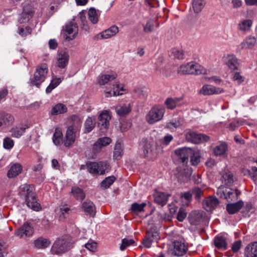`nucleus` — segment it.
Here are the masks:
<instances>
[{
  "instance_id": "f257e3e1",
  "label": "nucleus",
  "mask_w": 257,
  "mask_h": 257,
  "mask_svg": "<svg viewBox=\"0 0 257 257\" xmlns=\"http://www.w3.org/2000/svg\"><path fill=\"white\" fill-rule=\"evenodd\" d=\"M33 189L34 186L32 185L27 184H23L20 187L19 194L25 200L28 207L35 211H39L41 209V206L37 202Z\"/></svg>"
},
{
  "instance_id": "f03ea898",
  "label": "nucleus",
  "mask_w": 257,
  "mask_h": 257,
  "mask_svg": "<svg viewBox=\"0 0 257 257\" xmlns=\"http://www.w3.org/2000/svg\"><path fill=\"white\" fill-rule=\"evenodd\" d=\"M142 155L148 159H153L158 155L160 148L152 138H145L142 140Z\"/></svg>"
},
{
  "instance_id": "7ed1b4c3",
  "label": "nucleus",
  "mask_w": 257,
  "mask_h": 257,
  "mask_svg": "<svg viewBox=\"0 0 257 257\" xmlns=\"http://www.w3.org/2000/svg\"><path fill=\"white\" fill-rule=\"evenodd\" d=\"M48 72V69L46 65H39L38 66L33 76L30 79L31 85L39 88L42 83L45 81Z\"/></svg>"
},
{
  "instance_id": "20e7f679",
  "label": "nucleus",
  "mask_w": 257,
  "mask_h": 257,
  "mask_svg": "<svg viewBox=\"0 0 257 257\" xmlns=\"http://www.w3.org/2000/svg\"><path fill=\"white\" fill-rule=\"evenodd\" d=\"M165 112V108L161 105H155L151 108L146 114L145 119L150 124H153L161 120Z\"/></svg>"
},
{
  "instance_id": "39448f33",
  "label": "nucleus",
  "mask_w": 257,
  "mask_h": 257,
  "mask_svg": "<svg viewBox=\"0 0 257 257\" xmlns=\"http://www.w3.org/2000/svg\"><path fill=\"white\" fill-rule=\"evenodd\" d=\"M70 248L71 243L69 238L64 237L55 241L51 247V252L53 254H59L65 252Z\"/></svg>"
},
{
  "instance_id": "423d86ee",
  "label": "nucleus",
  "mask_w": 257,
  "mask_h": 257,
  "mask_svg": "<svg viewBox=\"0 0 257 257\" xmlns=\"http://www.w3.org/2000/svg\"><path fill=\"white\" fill-rule=\"evenodd\" d=\"M181 74H206L208 71L202 65H180L177 68Z\"/></svg>"
},
{
  "instance_id": "0eeeda50",
  "label": "nucleus",
  "mask_w": 257,
  "mask_h": 257,
  "mask_svg": "<svg viewBox=\"0 0 257 257\" xmlns=\"http://www.w3.org/2000/svg\"><path fill=\"white\" fill-rule=\"evenodd\" d=\"M88 171L93 174H100L103 175L109 168V165L106 162H88L86 164Z\"/></svg>"
},
{
  "instance_id": "6e6552de",
  "label": "nucleus",
  "mask_w": 257,
  "mask_h": 257,
  "mask_svg": "<svg viewBox=\"0 0 257 257\" xmlns=\"http://www.w3.org/2000/svg\"><path fill=\"white\" fill-rule=\"evenodd\" d=\"M35 13L34 6L29 3L23 4V12L19 18V22L20 23L28 22L32 18Z\"/></svg>"
},
{
  "instance_id": "1a4fd4ad",
  "label": "nucleus",
  "mask_w": 257,
  "mask_h": 257,
  "mask_svg": "<svg viewBox=\"0 0 257 257\" xmlns=\"http://www.w3.org/2000/svg\"><path fill=\"white\" fill-rule=\"evenodd\" d=\"M64 31L69 35V36H67L66 34H65L64 39L68 41L73 40L75 38L78 33L77 24L73 22H68L64 27Z\"/></svg>"
},
{
  "instance_id": "9d476101",
  "label": "nucleus",
  "mask_w": 257,
  "mask_h": 257,
  "mask_svg": "<svg viewBox=\"0 0 257 257\" xmlns=\"http://www.w3.org/2000/svg\"><path fill=\"white\" fill-rule=\"evenodd\" d=\"M186 139L188 142L194 144H199L204 142H207L209 139V137L202 134H197L194 132H188L186 134Z\"/></svg>"
},
{
  "instance_id": "9b49d317",
  "label": "nucleus",
  "mask_w": 257,
  "mask_h": 257,
  "mask_svg": "<svg viewBox=\"0 0 257 257\" xmlns=\"http://www.w3.org/2000/svg\"><path fill=\"white\" fill-rule=\"evenodd\" d=\"M118 28L117 26L113 25L107 30H105L94 36L93 39L95 41H98L101 39H109L115 36L118 33Z\"/></svg>"
},
{
  "instance_id": "f8f14e48",
  "label": "nucleus",
  "mask_w": 257,
  "mask_h": 257,
  "mask_svg": "<svg viewBox=\"0 0 257 257\" xmlns=\"http://www.w3.org/2000/svg\"><path fill=\"white\" fill-rule=\"evenodd\" d=\"M34 233V229L32 225L28 222H25L23 226L17 229L15 232V234L20 237L24 236H30Z\"/></svg>"
},
{
  "instance_id": "ddd939ff",
  "label": "nucleus",
  "mask_w": 257,
  "mask_h": 257,
  "mask_svg": "<svg viewBox=\"0 0 257 257\" xmlns=\"http://www.w3.org/2000/svg\"><path fill=\"white\" fill-rule=\"evenodd\" d=\"M188 249V246L184 242L180 241H176L174 242V248L172 253L175 256H183L187 252Z\"/></svg>"
},
{
  "instance_id": "4468645a",
  "label": "nucleus",
  "mask_w": 257,
  "mask_h": 257,
  "mask_svg": "<svg viewBox=\"0 0 257 257\" xmlns=\"http://www.w3.org/2000/svg\"><path fill=\"white\" fill-rule=\"evenodd\" d=\"M175 153L183 164H186L189 157L193 154V150L190 148H182L176 150Z\"/></svg>"
},
{
  "instance_id": "2eb2a0df",
  "label": "nucleus",
  "mask_w": 257,
  "mask_h": 257,
  "mask_svg": "<svg viewBox=\"0 0 257 257\" xmlns=\"http://www.w3.org/2000/svg\"><path fill=\"white\" fill-rule=\"evenodd\" d=\"M110 118L111 117L107 110H104L100 114L98 117V126L101 130H106L108 127Z\"/></svg>"
},
{
  "instance_id": "dca6fc26",
  "label": "nucleus",
  "mask_w": 257,
  "mask_h": 257,
  "mask_svg": "<svg viewBox=\"0 0 257 257\" xmlns=\"http://www.w3.org/2000/svg\"><path fill=\"white\" fill-rule=\"evenodd\" d=\"M219 204L218 199L213 196H209L204 200L203 205L204 209L207 211H212Z\"/></svg>"
},
{
  "instance_id": "f3484780",
  "label": "nucleus",
  "mask_w": 257,
  "mask_h": 257,
  "mask_svg": "<svg viewBox=\"0 0 257 257\" xmlns=\"http://www.w3.org/2000/svg\"><path fill=\"white\" fill-rule=\"evenodd\" d=\"M177 171V177L181 182L187 181L192 174L191 169L186 166L178 168Z\"/></svg>"
},
{
  "instance_id": "a211bd4d",
  "label": "nucleus",
  "mask_w": 257,
  "mask_h": 257,
  "mask_svg": "<svg viewBox=\"0 0 257 257\" xmlns=\"http://www.w3.org/2000/svg\"><path fill=\"white\" fill-rule=\"evenodd\" d=\"M117 76L116 72H108L107 73L100 75L97 79V83L100 85H104L109 81L114 80Z\"/></svg>"
},
{
  "instance_id": "6ab92c4d",
  "label": "nucleus",
  "mask_w": 257,
  "mask_h": 257,
  "mask_svg": "<svg viewBox=\"0 0 257 257\" xmlns=\"http://www.w3.org/2000/svg\"><path fill=\"white\" fill-rule=\"evenodd\" d=\"M78 130L68 126L65 135L64 145L66 147L71 145L75 141L76 133Z\"/></svg>"
},
{
  "instance_id": "aec40b11",
  "label": "nucleus",
  "mask_w": 257,
  "mask_h": 257,
  "mask_svg": "<svg viewBox=\"0 0 257 257\" xmlns=\"http://www.w3.org/2000/svg\"><path fill=\"white\" fill-rule=\"evenodd\" d=\"M204 213L202 211H192L189 215V221L191 224L198 225L203 219Z\"/></svg>"
},
{
  "instance_id": "412c9836",
  "label": "nucleus",
  "mask_w": 257,
  "mask_h": 257,
  "mask_svg": "<svg viewBox=\"0 0 257 257\" xmlns=\"http://www.w3.org/2000/svg\"><path fill=\"white\" fill-rule=\"evenodd\" d=\"M14 117L9 113H0V127L5 128L12 124Z\"/></svg>"
},
{
  "instance_id": "4be33fe9",
  "label": "nucleus",
  "mask_w": 257,
  "mask_h": 257,
  "mask_svg": "<svg viewBox=\"0 0 257 257\" xmlns=\"http://www.w3.org/2000/svg\"><path fill=\"white\" fill-rule=\"evenodd\" d=\"M228 150L227 144L225 142H222L215 146L213 149V153L215 156H227Z\"/></svg>"
},
{
  "instance_id": "5701e85b",
  "label": "nucleus",
  "mask_w": 257,
  "mask_h": 257,
  "mask_svg": "<svg viewBox=\"0 0 257 257\" xmlns=\"http://www.w3.org/2000/svg\"><path fill=\"white\" fill-rule=\"evenodd\" d=\"M22 166L19 163L14 164L7 173V176L9 178H13L19 175L22 171Z\"/></svg>"
},
{
  "instance_id": "b1692460",
  "label": "nucleus",
  "mask_w": 257,
  "mask_h": 257,
  "mask_svg": "<svg viewBox=\"0 0 257 257\" xmlns=\"http://www.w3.org/2000/svg\"><path fill=\"white\" fill-rule=\"evenodd\" d=\"M256 42L254 37L248 36L238 45V48L240 49L252 48Z\"/></svg>"
},
{
  "instance_id": "393cba45",
  "label": "nucleus",
  "mask_w": 257,
  "mask_h": 257,
  "mask_svg": "<svg viewBox=\"0 0 257 257\" xmlns=\"http://www.w3.org/2000/svg\"><path fill=\"white\" fill-rule=\"evenodd\" d=\"M82 208L86 214L90 216H94L95 215V206L92 202L86 200L82 204Z\"/></svg>"
},
{
  "instance_id": "a878e982",
  "label": "nucleus",
  "mask_w": 257,
  "mask_h": 257,
  "mask_svg": "<svg viewBox=\"0 0 257 257\" xmlns=\"http://www.w3.org/2000/svg\"><path fill=\"white\" fill-rule=\"evenodd\" d=\"M57 61L58 64H66L69 60V55L67 50H62L58 52Z\"/></svg>"
},
{
  "instance_id": "bb28decb",
  "label": "nucleus",
  "mask_w": 257,
  "mask_h": 257,
  "mask_svg": "<svg viewBox=\"0 0 257 257\" xmlns=\"http://www.w3.org/2000/svg\"><path fill=\"white\" fill-rule=\"evenodd\" d=\"M245 253L246 257H257V242L247 245Z\"/></svg>"
},
{
  "instance_id": "cd10ccee",
  "label": "nucleus",
  "mask_w": 257,
  "mask_h": 257,
  "mask_svg": "<svg viewBox=\"0 0 257 257\" xmlns=\"http://www.w3.org/2000/svg\"><path fill=\"white\" fill-rule=\"evenodd\" d=\"M243 202L239 201L234 203L228 204L226 206V210L230 214H233L238 211L242 207Z\"/></svg>"
},
{
  "instance_id": "c85d7f7f",
  "label": "nucleus",
  "mask_w": 257,
  "mask_h": 257,
  "mask_svg": "<svg viewBox=\"0 0 257 257\" xmlns=\"http://www.w3.org/2000/svg\"><path fill=\"white\" fill-rule=\"evenodd\" d=\"M252 24V22L251 20H244L238 23L237 28L240 31L246 33L249 31Z\"/></svg>"
},
{
  "instance_id": "c756f323",
  "label": "nucleus",
  "mask_w": 257,
  "mask_h": 257,
  "mask_svg": "<svg viewBox=\"0 0 257 257\" xmlns=\"http://www.w3.org/2000/svg\"><path fill=\"white\" fill-rule=\"evenodd\" d=\"M67 111V106L61 103H57L51 109V114L53 115H56L66 112Z\"/></svg>"
},
{
  "instance_id": "7c9ffc66",
  "label": "nucleus",
  "mask_w": 257,
  "mask_h": 257,
  "mask_svg": "<svg viewBox=\"0 0 257 257\" xmlns=\"http://www.w3.org/2000/svg\"><path fill=\"white\" fill-rule=\"evenodd\" d=\"M240 194V192L238 190H233L232 189L227 188V190L225 194V199L228 202L236 200L237 199L238 196Z\"/></svg>"
},
{
  "instance_id": "2f4dec72",
  "label": "nucleus",
  "mask_w": 257,
  "mask_h": 257,
  "mask_svg": "<svg viewBox=\"0 0 257 257\" xmlns=\"http://www.w3.org/2000/svg\"><path fill=\"white\" fill-rule=\"evenodd\" d=\"M170 196V194L165 193L158 192L155 196V201L158 204L164 206L167 204L168 198Z\"/></svg>"
},
{
  "instance_id": "473e14b6",
  "label": "nucleus",
  "mask_w": 257,
  "mask_h": 257,
  "mask_svg": "<svg viewBox=\"0 0 257 257\" xmlns=\"http://www.w3.org/2000/svg\"><path fill=\"white\" fill-rule=\"evenodd\" d=\"M115 110L118 115L124 116L131 111V108L130 104H124L116 106Z\"/></svg>"
},
{
  "instance_id": "72a5a7b5",
  "label": "nucleus",
  "mask_w": 257,
  "mask_h": 257,
  "mask_svg": "<svg viewBox=\"0 0 257 257\" xmlns=\"http://www.w3.org/2000/svg\"><path fill=\"white\" fill-rule=\"evenodd\" d=\"M170 56L174 60H182L184 59V52L182 49L174 48L171 50Z\"/></svg>"
},
{
  "instance_id": "f704fd0d",
  "label": "nucleus",
  "mask_w": 257,
  "mask_h": 257,
  "mask_svg": "<svg viewBox=\"0 0 257 257\" xmlns=\"http://www.w3.org/2000/svg\"><path fill=\"white\" fill-rule=\"evenodd\" d=\"M50 243L49 239L43 237H40L34 241L35 246L39 249L47 248L50 245Z\"/></svg>"
},
{
  "instance_id": "c9c22d12",
  "label": "nucleus",
  "mask_w": 257,
  "mask_h": 257,
  "mask_svg": "<svg viewBox=\"0 0 257 257\" xmlns=\"http://www.w3.org/2000/svg\"><path fill=\"white\" fill-rule=\"evenodd\" d=\"M181 98H168L165 101V104L169 109H174L180 105V102L181 101Z\"/></svg>"
},
{
  "instance_id": "e433bc0d",
  "label": "nucleus",
  "mask_w": 257,
  "mask_h": 257,
  "mask_svg": "<svg viewBox=\"0 0 257 257\" xmlns=\"http://www.w3.org/2000/svg\"><path fill=\"white\" fill-rule=\"evenodd\" d=\"M199 93L204 95H211L218 93V91L214 86L209 85H205L200 90Z\"/></svg>"
},
{
  "instance_id": "4c0bfd02",
  "label": "nucleus",
  "mask_w": 257,
  "mask_h": 257,
  "mask_svg": "<svg viewBox=\"0 0 257 257\" xmlns=\"http://www.w3.org/2000/svg\"><path fill=\"white\" fill-rule=\"evenodd\" d=\"M60 220H64L71 212V209L67 205L60 207L57 210Z\"/></svg>"
},
{
  "instance_id": "58836bf2",
  "label": "nucleus",
  "mask_w": 257,
  "mask_h": 257,
  "mask_svg": "<svg viewBox=\"0 0 257 257\" xmlns=\"http://www.w3.org/2000/svg\"><path fill=\"white\" fill-rule=\"evenodd\" d=\"M71 193L77 200H82L85 197V194L83 190L78 187H73L71 190Z\"/></svg>"
},
{
  "instance_id": "ea45409f",
  "label": "nucleus",
  "mask_w": 257,
  "mask_h": 257,
  "mask_svg": "<svg viewBox=\"0 0 257 257\" xmlns=\"http://www.w3.org/2000/svg\"><path fill=\"white\" fill-rule=\"evenodd\" d=\"M222 61L224 64H236L239 63L233 54H225L222 57Z\"/></svg>"
},
{
  "instance_id": "a19ab883",
  "label": "nucleus",
  "mask_w": 257,
  "mask_h": 257,
  "mask_svg": "<svg viewBox=\"0 0 257 257\" xmlns=\"http://www.w3.org/2000/svg\"><path fill=\"white\" fill-rule=\"evenodd\" d=\"M214 242L217 248L223 250L227 249L226 241L224 237L222 236H216L214 238Z\"/></svg>"
},
{
  "instance_id": "79ce46f5",
  "label": "nucleus",
  "mask_w": 257,
  "mask_h": 257,
  "mask_svg": "<svg viewBox=\"0 0 257 257\" xmlns=\"http://www.w3.org/2000/svg\"><path fill=\"white\" fill-rule=\"evenodd\" d=\"M96 120L94 117H88L85 122V133L90 132L95 127Z\"/></svg>"
},
{
  "instance_id": "37998d69",
  "label": "nucleus",
  "mask_w": 257,
  "mask_h": 257,
  "mask_svg": "<svg viewBox=\"0 0 257 257\" xmlns=\"http://www.w3.org/2000/svg\"><path fill=\"white\" fill-rule=\"evenodd\" d=\"M222 180L226 185L230 186L234 182L233 176L230 172H225L222 174Z\"/></svg>"
},
{
  "instance_id": "c03bdc74",
  "label": "nucleus",
  "mask_w": 257,
  "mask_h": 257,
  "mask_svg": "<svg viewBox=\"0 0 257 257\" xmlns=\"http://www.w3.org/2000/svg\"><path fill=\"white\" fill-rule=\"evenodd\" d=\"M229 69L233 73V80L234 81H237L238 84L241 83L244 81V78L240 75L239 72H235V70L238 69L237 67L235 65H229Z\"/></svg>"
},
{
  "instance_id": "a18cd8bd",
  "label": "nucleus",
  "mask_w": 257,
  "mask_h": 257,
  "mask_svg": "<svg viewBox=\"0 0 257 257\" xmlns=\"http://www.w3.org/2000/svg\"><path fill=\"white\" fill-rule=\"evenodd\" d=\"M135 92L140 98L145 100L150 93V90L149 88L144 87L138 88L135 89Z\"/></svg>"
},
{
  "instance_id": "49530a36",
  "label": "nucleus",
  "mask_w": 257,
  "mask_h": 257,
  "mask_svg": "<svg viewBox=\"0 0 257 257\" xmlns=\"http://www.w3.org/2000/svg\"><path fill=\"white\" fill-rule=\"evenodd\" d=\"M70 120L71 122V125L69 126V127H72L75 130H79L81 127L82 120L80 117L77 115H73L70 118Z\"/></svg>"
},
{
  "instance_id": "de8ad7c7",
  "label": "nucleus",
  "mask_w": 257,
  "mask_h": 257,
  "mask_svg": "<svg viewBox=\"0 0 257 257\" xmlns=\"http://www.w3.org/2000/svg\"><path fill=\"white\" fill-rule=\"evenodd\" d=\"M205 5L204 0H193L192 8L196 13L200 12Z\"/></svg>"
},
{
  "instance_id": "09e8293b",
  "label": "nucleus",
  "mask_w": 257,
  "mask_h": 257,
  "mask_svg": "<svg viewBox=\"0 0 257 257\" xmlns=\"http://www.w3.org/2000/svg\"><path fill=\"white\" fill-rule=\"evenodd\" d=\"M182 125L181 121L179 119H173L166 124V127L171 131H174Z\"/></svg>"
},
{
  "instance_id": "8fccbe9b",
  "label": "nucleus",
  "mask_w": 257,
  "mask_h": 257,
  "mask_svg": "<svg viewBox=\"0 0 257 257\" xmlns=\"http://www.w3.org/2000/svg\"><path fill=\"white\" fill-rule=\"evenodd\" d=\"M61 80L60 78H53L49 85L46 88V92L49 94L52 92V91L55 89L57 86L61 83Z\"/></svg>"
},
{
  "instance_id": "3c124183",
  "label": "nucleus",
  "mask_w": 257,
  "mask_h": 257,
  "mask_svg": "<svg viewBox=\"0 0 257 257\" xmlns=\"http://www.w3.org/2000/svg\"><path fill=\"white\" fill-rule=\"evenodd\" d=\"M63 134L61 130L59 128L55 129V133L53 135V141L56 145H60L62 141Z\"/></svg>"
},
{
  "instance_id": "603ef678",
  "label": "nucleus",
  "mask_w": 257,
  "mask_h": 257,
  "mask_svg": "<svg viewBox=\"0 0 257 257\" xmlns=\"http://www.w3.org/2000/svg\"><path fill=\"white\" fill-rule=\"evenodd\" d=\"M116 180V178L114 176L106 177L101 183V187L103 189L109 188Z\"/></svg>"
},
{
  "instance_id": "864d4df0",
  "label": "nucleus",
  "mask_w": 257,
  "mask_h": 257,
  "mask_svg": "<svg viewBox=\"0 0 257 257\" xmlns=\"http://www.w3.org/2000/svg\"><path fill=\"white\" fill-rule=\"evenodd\" d=\"M146 236L153 242L157 241L159 239V233L153 228L147 232Z\"/></svg>"
},
{
  "instance_id": "5fc2aeb1",
  "label": "nucleus",
  "mask_w": 257,
  "mask_h": 257,
  "mask_svg": "<svg viewBox=\"0 0 257 257\" xmlns=\"http://www.w3.org/2000/svg\"><path fill=\"white\" fill-rule=\"evenodd\" d=\"M88 16L89 20L92 22V23L95 24L98 22V17L96 13V10L91 8L89 9L88 12Z\"/></svg>"
},
{
  "instance_id": "6e6d98bb",
  "label": "nucleus",
  "mask_w": 257,
  "mask_h": 257,
  "mask_svg": "<svg viewBox=\"0 0 257 257\" xmlns=\"http://www.w3.org/2000/svg\"><path fill=\"white\" fill-rule=\"evenodd\" d=\"M190 162L192 165L196 166L200 162L201 156L198 152L193 150V154L190 156Z\"/></svg>"
},
{
  "instance_id": "4d7b16f0",
  "label": "nucleus",
  "mask_w": 257,
  "mask_h": 257,
  "mask_svg": "<svg viewBox=\"0 0 257 257\" xmlns=\"http://www.w3.org/2000/svg\"><path fill=\"white\" fill-rule=\"evenodd\" d=\"M146 206L145 203L141 204L135 203L132 205L131 210L135 213H139L144 211V208Z\"/></svg>"
},
{
  "instance_id": "13d9d810",
  "label": "nucleus",
  "mask_w": 257,
  "mask_h": 257,
  "mask_svg": "<svg viewBox=\"0 0 257 257\" xmlns=\"http://www.w3.org/2000/svg\"><path fill=\"white\" fill-rule=\"evenodd\" d=\"M26 127L13 128L11 130L12 136L15 138H20L25 133Z\"/></svg>"
},
{
  "instance_id": "bf43d9fd",
  "label": "nucleus",
  "mask_w": 257,
  "mask_h": 257,
  "mask_svg": "<svg viewBox=\"0 0 257 257\" xmlns=\"http://www.w3.org/2000/svg\"><path fill=\"white\" fill-rule=\"evenodd\" d=\"M144 31L146 33L152 32L155 30L154 21L152 20H149L147 23L144 25Z\"/></svg>"
},
{
  "instance_id": "052dcab7",
  "label": "nucleus",
  "mask_w": 257,
  "mask_h": 257,
  "mask_svg": "<svg viewBox=\"0 0 257 257\" xmlns=\"http://www.w3.org/2000/svg\"><path fill=\"white\" fill-rule=\"evenodd\" d=\"M122 150L120 144H116L113 153V158L115 159H118L122 156Z\"/></svg>"
},
{
  "instance_id": "680f3d73",
  "label": "nucleus",
  "mask_w": 257,
  "mask_h": 257,
  "mask_svg": "<svg viewBox=\"0 0 257 257\" xmlns=\"http://www.w3.org/2000/svg\"><path fill=\"white\" fill-rule=\"evenodd\" d=\"M112 89L113 90V96H119L123 94L121 91H124L123 87L118 83H116L113 85Z\"/></svg>"
},
{
  "instance_id": "e2e57ef3",
  "label": "nucleus",
  "mask_w": 257,
  "mask_h": 257,
  "mask_svg": "<svg viewBox=\"0 0 257 257\" xmlns=\"http://www.w3.org/2000/svg\"><path fill=\"white\" fill-rule=\"evenodd\" d=\"M135 243L134 240L132 239L123 238L122 240V243L120 246L121 250H124L127 246L134 244Z\"/></svg>"
},
{
  "instance_id": "0e129e2a",
  "label": "nucleus",
  "mask_w": 257,
  "mask_h": 257,
  "mask_svg": "<svg viewBox=\"0 0 257 257\" xmlns=\"http://www.w3.org/2000/svg\"><path fill=\"white\" fill-rule=\"evenodd\" d=\"M192 199V194L190 192H185L181 195L182 202L186 205H188Z\"/></svg>"
},
{
  "instance_id": "69168bd1",
  "label": "nucleus",
  "mask_w": 257,
  "mask_h": 257,
  "mask_svg": "<svg viewBox=\"0 0 257 257\" xmlns=\"http://www.w3.org/2000/svg\"><path fill=\"white\" fill-rule=\"evenodd\" d=\"M3 145L5 149H11L14 145V141L10 138H6L4 140Z\"/></svg>"
},
{
  "instance_id": "338daca9",
  "label": "nucleus",
  "mask_w": 257,
  "mask_h": 257,
  "mask_svg": "<svg viewBox=\"0 0 257 257\" xmlns=\"http://www.w3.org/2000/svg\"><path fill=\"white\" fill-rule=\"evenodd\" d=\"M187 216V213L183 207H181L178 212L177 218L179 221H183Z\"/></svg>"
},
{
  "instance_id": "774afa93",
  "label": "nucleus",
  "mask_w": 257,
  "mask_h": 257,
  "mask_svg": "<svg viewBox=\"0 0 257 257\" xmlns=\"http://www.w3.org/2000/svg\"><path fill=\"white\" fill-rule=\"evenodd\" d=\"M227 188L223 186H220L218 187L216 191V194L220 197L225 199V194L227 191Z\"/></svg>"
}]
</instances>
